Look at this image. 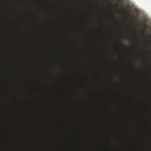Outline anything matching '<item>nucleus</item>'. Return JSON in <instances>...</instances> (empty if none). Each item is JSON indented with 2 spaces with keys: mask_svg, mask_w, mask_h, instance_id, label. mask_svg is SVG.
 Instances as JSON below:
<instances>
[{
  "mask_svg": "<svg viewBox=\"0 0 151 151\" xmlns=\"http://www.w3.org/2000/svg\"><path fill=\"white\" fill-rule=\"evenodd\" d=\"M122 45L123 46H125V45H124V44H122Z\"/></svg>",
  "mask_w": 151,
  "mask_h": 151,
  "instance_id": "obj_2",
  "label": "nucleus"
},
{
  "mask_svg": "<svg viewBox=\"0 0 151 151\" xmlns=\"http://www.w3.org/2000/svg\"><path fill=\"white\" fill-rule=\"evenodd\" d=\"M145 28H147L148 27V26L147 24H145Z\"/></svg>",
  "mask_w": 151,
  "mask_h": 151,
  "instance_id": "obj_1",
  "label": "nucleus"
}]
</instances>
